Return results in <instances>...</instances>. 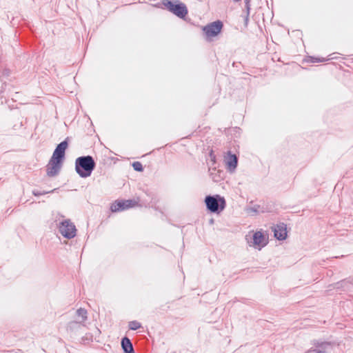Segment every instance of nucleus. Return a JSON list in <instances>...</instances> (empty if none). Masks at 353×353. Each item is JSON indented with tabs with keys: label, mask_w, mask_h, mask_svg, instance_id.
<instances>
[{
	"label": "nucleus",
	"mask_w": 353,
	"mask_h": 353,
	"mask_svg": "<svg viewBox=\"0 0 353 353\" xmlns=\"http://www.w3.org/2000/svg\"><path fill=\"white\" fill-rule=\"evenodd\" d=\"M67 147L68 143L65 141L61 142L57 145L47 165L46 172L48 176H54L59 174L62 166V162Z\"/></svg>",
	"instance_id": "nucleus-1"
},
{
	"label": "nucleus",
	"mask_w": 353,
	"mask_h": 353,
	"mask_svg": "<svg viewBox=\"0 0 353 353\" xmlns=\"http://www.w3.org/2000/svg\"><path fill=\"white\" fill-rule=\"evenodd\" d=\"M132 166L134 168V169L137 171H142L143 170V167H142V165L141 163L139 162H134L133 164H132Z\"/></svg>",
	"instance_id": "nucleus-14"
},
{
	"label": "nucleus",
	"mask_w": 353,
	"mask_h": 353,
	"mask_svg": "<svg viewBox=\"0 0 353 353\" xmlns=\"http://www.w3.org/2000/svg\"><path fill=\"white\" fill-rule=\"evenodd\" d=\"M136 201L132 200L119 201H116L111 205V210L112 212H118L128 209L134 207L136 205Z\"/></svg>",
	"instance_id": "nucleus-9"
},
{
	"label": "nucleus",
	"mask_w": 353,
	"mask_h": 353,
	"mask_svg": "<svg viewBox=\"0 0 353 353\" xmlns=\"http://www.w3.org/2000/svg\"><path fill=\"white\" fill-rule=\"evenodd\" d=\"M273 231L275 238L279 241L285 240L288 236L287 226L283 223L276 224Z\"/></svg>",
	"instance_id": "nucleus-10"
},
{
	"label": "nucleus",
	"mask_w": 353,
	"mask_h": 353,
	"mask_svg": "<svg viewBox=\"0 0 353 353\" xmlns=\"http://www.w3.org/2000/svg\"><path fill=\"white\" fill-rule=\"evenodd\" d=\"M224 161L229 172H234L237 166V157L236 155L228 152L226 156H225Z\"/></svg>",
	"instance_id": "nucleus-11"
},
{
	"label": "nucleus",
	"mask_w": 353,
	"mask_h": 353,
	"mask_svg": "<svg viewBox=\"0 0 353 353\" xmlns=\"http://www.w3.org/2000/svg\"><path fill=\"white\" fill-rule=\"evenodd\" d=\"M121 345L125 353H132L133 352L132 345L128 338L122 339Z\"/></svg>",
	"instance_id": "nucleus-12"
},
{
	"label": "nucleus",
	"mask_w": 353,
	"mask_h": 353,
	"mask_svg": "<svg viewBox=\"0 0 353 353\" xmlns=\"http://www.w3.org/2000/svg\"><path fill=\"white\" fill-rule=\"evenodd\" d=\"M78 313L82 316L83 319H85L86 317L85 316V314H86L85 310H84L83 309H80L78 310Z\"/></svg>",
	"instance_id": "nucleus-15"
},
{
	"label": "nucleus",
	"mask_w": 353,
	"mask_h": 353,
	"mask_svg": "<svg viewBox=\"0 0 353 353\" xmlns=\"http://www.w3.org/2000/svg\"><path fill=\"white\" fill-rule=\"evenodd\" d=\"M205 203L207 210L215 214H219L222 212L226 205L225 199L219 194L207 196L205 199Z\"/></svg>",
	"instance_id": "nucleus-4"
},
{
	"label": "nucleus",
	"mask_w": 353,
	"mask_h": 353,
	"mask_svg": "<svg viewBox=\"0 0 353 353\" xmlns=\"http://www.w3.org/2000/svg\"><path fill=\"white\" fill-rule=\"evenodd\" d=\"M95 167V163L90 156L81 157L76 159L75 170L83 178L90 176Z\"/></svg>",
	"instance_id": "nucleus-2"
},
{
	"label": "nucleus",
	"mask_w": 353,
	"mask_h": 353,
	"mask_svg": "<svg viewBox=\"0 0 353 353\" xmlns=\"http://www.w3.org/2000/svg\"><path fill=\"white\" fill-rule=\"evenodd\" d=\"M59 230L60 233L68 239L73 238L76 235L75 225L70 220L61 221L59 223Z\"/></svg>",
	"instance_id": "nucleus-7"
},
{
	"label": "nucleus",
	"mask_w": 353,
	"mask_h": 353,
	"mask_svg": "<svg viewBox=\"0 0 353 353\" xmlns=\"http://www.w3.org/2000/svg\"><path fill=\"white\" fill-rule=\"evenodd\" d=\"M333 345L330 342L315 341L305 353H332Z\"/></svg>",
	"instance_id": "nucleus-6"
},
{
	"label": "nucleus",
	"mask_w": 353,
	"mask_h": 353,
	"mask_svg": "<svg viewBox=\"0 0 353 353\" xmlns=\"http://www.w3.org/2000/svg\"><path fill=\"white\" fill-rule=\"evenodd\" d=\"M249 246L261 250L268 243V235L263 230L252 231L246 236Z\"/></svg>",
	"instance_id": "nucleus-3"
},
{
	"label": "nucleus",
	"mask_w": 353,
	"mask_h": 353,
	"mask_svg": "<svg viewBox=\"0 0 353 353\" xmlns=\"http://www.w3.org/2000/svg\"><path fill=\"white\" fill-rule=\"evenodd\" d=\"M129 328L132 330H137V329L141 327V325L139 322L137 321H132L129 323Z\"/></svg>",
	"instance_id": "nucleus-13"
},
{
	"label": "nucleus",
	"mask_w": 353,
	"mask_h": 353,
	"mask_svg": "<svg viewBox=\"0 0 353 353\" xmlns=\"http://www.w3.org/2000/svg\"><path fill=\"white\" fill-rule=\"evenodd\" d=\"M162 4L169 11L180 18H183L188 13L185 5L179 1L162 0Z\"/></svg>",
	"instance_id": "nucleus-5"
},
{
	"label": "nucleus",
	"mask_w": 353,
	"mask_h": 353,
	"mask_svg": "<svg viewBox=\"0 0 353 353\" xmlns=\"http://www.w3.org/2000/svg\"><path fill=\"white\" fill-rule=\"evenodd\" d=\"M222 23L220 21H215L203 28L208 37L216 36L221 30Z\"/></svg>",
	"instance_id": "nucleus-8"
},
{
	"label": "nucleus",
	"mask_w": 353,
	"mask_h": 353,
	"mask_svg": "<svg viewBox=\"0 0 353 353\" xmlns=\"http://www.w3.org/2000/svg\"><path fill=\"white\" fill-rule=\"evenodd\" d=\"M210 156L212 157V159L214 160V157H213L212 154H210Z\"/></svg>",
	"instance_id": "nucleus-16"
}]
</instances>
